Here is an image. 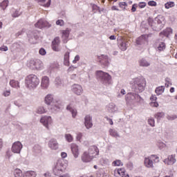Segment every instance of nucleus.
Listing matches in <instances>:
<instances>
[{"instance_id": "393cba45", "label": "nucleus", "mask_w": 177, "mask_h": 177, "mask_svg": "<svg viewBox=\"0 0 177 177\" xmlns=\"http://www.w3.org/2000/svg\"><path fill=\"white\" fill-rule=\"evenodd\" d=\"M170 34H172V29L171 28H167L160 32V35H164V37H169Z\"/></svg>"}, {"instance_id": "9b49d317", "label": "nucleus", "mask_w": 177, "mask_h": 177, "mask_svg": "<svg viewBox=\"0 0 177 177\" xmlns=\"http://www.w3.org/2000/svg\"><path fill=\"white\" fill-rule=\"evenodd\" d=\"M84 125L87 129H90L93 127V123H92V117L91 115H87L84 118Z\"/></svg>"}, {"instance_id": "13d9d810", "label": "nucleus", "mask_w": 177, "mask_h": 177, "mask_svg": "<svg viewBox=\"0 0 177 177\" xmlns=\"http://www.w3.org/2000/svg\"><path fill=\"white\" fill-rule=\"evenodd\" d=\"M151 106L152 107H158V102H151Z\"/></svg>"}, {"instance_id": "4be33fe9", "label": "nucleus", "mask_w": 177, "mask_h": 177, "mask_svg": "<svg viewBox=\"0 0 177 177\" xmlns=\"http://www.w3.org/2000/svg\"><path fill=\"white\" fill-rule=\"evenodd\" d=\"M73 92L76 95H81L82 93V86L79 84H75L73 86Z\"/></svg>"}, {"instance_id": "e2e57ef3", "label": "nucleus", "mask_w": 177, "mask_h": 177, "mask_svg": "<svg viewBox=\"0 0 177 177\" xmlns=\"http://www.w3.org/2000/svg\"><path fill=\"white\" fill-rule=\"evenodd\" d=\"M109 39H111V41H114L116 39V37L115 35H111L109 37Z\"/></svg>"}, {"instance_id": "aec40b11", "label": "nucleus", "mask_w": 177, "mask_h": 177, "mask_svg": "<svg viewBox=\"0 0 177 177\" xmlns=\"http://www.w3.org/2000/svg\"><path fill=\"white\" fill-rule=\"evenodd\" d=\"M36 28H44V27H48V22L44 21V19H39L35 24Z\"/></svg>"}, {"instance_id": "603ef678", "label": "nucleus", "mask_w": 177, "mask_h": 177, "mask_svg": "<svg viewBox=\"0 0 177 177\" xmlns=\"http://www.w3.org/2000/svg\"><path fill=\"white\" fill-rule=\"evenodd\" d=\"M76 139L79 142H81V140L82 139V133H78L77 135Z\"/></svg>"}, {"instance_id": "37998d69", "label": "nucleus", "mask_w": 177, "mask_h": 177, "mask_svg": "<svg viewBox=\"0 0 177 177\" xmlns=\"http://www.w3.org/2000/svg\"><path fill=\"white\" fill-rule=\"evenodd\" d=\"M37 113L38 114H44L46 113V111H45V108L41 106L37 109Z\"/></svg>"}, {"instance_id": "6e6d98bb", "label": "nucleus", "mask_w": 177, "mask_h": 177, "mask_svg": "<svg viewBox=\"0 0 177 177\" xmlns=\"http://www.w3.org/2000/svg\"><path fill=\"white\" fill-rule=\"evenodd\" d=\"M8 46H3L1 47H0V50H1L2 52H6L8 51Z\"/></svg>"}, {"instance_id": "864d4df0", "label": "nucleus", "mask_w": 177, "mask_h": 177, "mask_svg": "<svg viewBox=\"0 0 177 177\" xmlns=\"http://www.w3.org/2000/svg\"><path fill=\"white\" fill-rule=\"evenodd\" d=\"M77 62H80V55H76L73 61V64H75Z\"/></svg>"}, {"instance_id": "72a5a7b5", "label": "nucleus", "mask_w": 177, "mask_h": 177, "mask_svg": "<svg viewBox=\"0 0 177 177\" xmlns=\"http://www.w3.org/2000/svg\"><path fill=\"white\" fill-rule=\"evenodd\" d=\"M109 133L111 135V136H113V138H118L120 137V135H118V133H117V131L113 129H111L109 130Z\"/></svg>"}, {"instance_id": "c756f323", "label": "nucleus", "mask_w": 177, "mask_h": 177, "mask_svg": "<svg viewBox=\"0 0 177 177\" xmlns=\"http://www.w3.org/2000/svg\"><path fill=\"white\" fill-rule=\"evenodd\" d=\"M165 89V88L164 86H158L156 88L155 92L158 95H162V93H164Z\"/></svg>"}, {"instance_id": "f704fd0d", "label": "nucleus", "mask_w": 177, "mask_h": 177, "mask_svg": "<svg viewBox=\"0 0 177 177\" xmlns=\"http://www.w3.org/2000/svg\"><path fill=\"white\" fill-rule=\"evenodd\" d=\"M8 5H9V1L8 0H4L3 2L0 3V6L1 8H2L3 10H5L6 8H8Z\"/></svg>"}, {"instance_id": "5701e85b", "label": "nucleus", "mask_w": 177, "mask_h": 177, "mask_svg": "<svg viewBox=\"0 0 177 177\" xmlns=\"http://www.w3.org/2000/svg\"><path fill=\"white\" fill-rule=\"evenodd\" d=\"M36 2H38L41 6L44 8H49L50 6V0H35Z\"/></svg>"}, {"instance_id": "9d476101", "label": "nucleus", "mask_w": 177, "mask_h": 177, "mask_svg": "<svg viewBox=\"0 0 177 177\" xmlns=\"http://www.w3.org/2000/svg\"><path fill=\"white\" fill-rule=\"evenodd\" d=\"M114 176H122V177H129V175L125 174V169L124 168H118L114 170Z\"/></svg>"}, {"instance_id": "473e14b6", "label": "nucleus", "mask_w": 177, "mask_h": 177, "mask_svg": "<svg viewBox=\"0 0 177 177\" xmlns=\"http://www.w3.org/2000/svg\"><path fill=\"white\" fill-rule=\"evenodd\" d=\"M113 167H122L124 165V163H122V161L121 160H116L113 162Z\"/></svg>"}, {"instance_id": "20e7f679", "label": "nucleus", "mask_w": 177, "mask_h": 177, "mask_svg": "<svg viewBox=\"0 0 177 177\" xmlns=\"http://www.w3.org/2000/svg\"><path fill=\"white\" fill-rule=\"evenodd\" d=\"M97 78H100L103 84H104L105 85H110V84H111V75H110L107 73H104L102 71H97Z\"/></svg>"}, {"instance_id": "39448f33", "label": "nucleus", "mask_w": 177, "mask_h": 177, "mask_svg": "<svg viewBox=\"0 0 177 177\" xmlns=\"http://www.w3.org/2000/svg\"><path fill=\"white\" fill-rule=\"evenodd\" d=\"M134 84L137 86L139 92L142 93L145 91V88H146V79L143 77L136 78Z\"/></svg>"}, {"instance_id": "79ce46f5", "label": "nucleus", "mask_w": 177, "mask_h": 177, "mask_svg": "<svg viewBox=\"0 0 177 177\" xmlns=\"http://www.w3.org/2000/svg\"><path fill=\"white\" fill-rule=\"evenodd\" d=\"M158 49L160 51L164 50L165 49V43H164V42L160 43L159 44V46H158Z\"/></svg>"}, {"instance_id": "5fc2aeb1", "label": "nucleus", "mask_w": 177, "mask_h": 177, "mask_svg": "<svg viewBox=\"0 0 177 177\" xmlns=\"http://www.w3.org/2000/svg\"><path fill=\"white\" fill-rule=\"evenodd\" d=\"M136 8H138V4H136V3L133 4L132 8H131V12L133 13L136 11Z\"/></svg>"}, {"instance_id": "f3484780", "label": "nucleus", "mask_w": 177, "mask_h": 177, "mask_svg": "<svg viewBox=\"0 0 177 177\" xmlns=\"http://www.w3.org/2000/svg\"><path fill=\"white\" fill-rule=\"evenodd\" d=\"M93 160L92 156L87 151H84L82 155V161L83 162H91Z\"/></svg>"}, {"instance_id": "f257e3e1", "label": "nucleus", "mask_w": 177, "mask_h": 177, "mask_svg": "<svg viewBox=\"0 0 177 177\" xmlns=\"http://www.w3.org/2000/svg\"><path fill=\"white\" fill-rule=\"evenodd\" d=\"M25 84L29 89L37 88L39 85V79L35 75H29L26 77Z\"/></svg>"}, {"instance_id": "7c9ffc66", "label": "nucleus", "mask_w": 177, "mask_h": 177, "mask_svg": "<svg viewBox=\"0 0 177 177\" xmlns=\"http://www.w3.org/2000/svg\"><path fill=\"white\" fill-rule=\"evenodd\" d=\"M53 102V97L52 95H47L45 97V102L46 104H50Z\"/></svg>"}, {"instance_id": "338daca9", "label": "nucleus", "mask_w": 177, "mask_h": 177, "mask_svg": "<svg viewBox=\"0 0 177 177\" xmlns=\"http://www.w3.org/2000/svg\"><path fill=\"white\" fill-rule=\"evenodd\" d=\"M120 93H121L122 95H125L127 93L125 92V91H124V89H122V90L120 91Z\"/></svg>"}, {"instance_id": "c03bdc74", "label": "nucleus", "mask_w": 177, "mask_h": 177, "mask_svg": "<svg viewBox=\"0 0 177 177\" xmlns=\"http://www.w3.org/2000/svg\"><path fill=\"white\" fill-rule=\"evenodd\" d=\"M163 117H164V113L162 112L158 113L155 115V118H157V120H160Z\"/></svg>"}, {"instance_id": "ddd939ff", "label": "nucleus", "mask_w": 177, "mask_h": 177, "mask_svg": "<svg viewBox=\"0 0 177 177\" xmlns=\"http://www.w3.org/2000/svg\"><path fill=\"white\" fill-rule=\"evenodd\" d=\"M165 164L167 165H174L176 162V159H175V155H171L167 157V158L164 160Z\"/></svg>"}, {"instance_id": "423d86ee", "label": "nucleus", "mask_w": 177, "mask_h": 177, "mask_svg": "<svg viewBox=\"0 0 177 177\" xmlns=\"http://www.w3.org/2000/svg\"><path fill=\"white\" fill-rule=\"evenodd\" d=\"M40 122L44 124L47 129H49V125H52L53 120H52V117L50 116H44L40 119Z\"/></svg>"}, {"instance_id": "58836bf2", "label": "nucleus", "mask_w": 177, "mask_h": 177, "mask_svg": "<svg viewBox=\"0 0 177 177\" xmlns=\"http://www.w3.org/2000/svg\"><path fill=\"white\" fill-rule=\"evenodd\" d=\"M134 99L137 103H142V102H143V98H142V97L138 94H135Z\"/></svg>"}, {"instance_id": "3c124183", "label": "nucleus", "mask_w": 177, "mask_h": 177, "mask_svg": "<svg viewBox=\"0 0 177 177\" xmlns=\"http://www.w3.org/2000/svg\"><path fill=\"white\" fill-rule=\"evenodd\" d=\"M149 6H157V2L154 1H150L148 2Z\"/></svg>"}, {"instance_id": "f03ea898", "label": "nucleus", "mask_w": 177, "mask_h": 177, "mask_svg": "<svg viewBox=\"0 0 177 177\" xmlns=\"http://www.w3.org/2000/svg\"><path fill=\"white\" fill-rule=\"evenodd\" d=\"M157 162H160V157L157 155H151L144 160V165L146 168H154V164Z\"/></svg>"}, {"instance_id": "4d7b16f0", "label": "nucleus", "mask_w": 177, "mask_h": 177, "mask_svg": "<svg viewBox=\"0 0 177 177\" xmlns=\"http://www.w3.org/2000/svg\"><path fill=\"white\" fill-rule=\"evenodd\" d=\"M3 96H5L6 97L8 96H10V91L8 90L3 92Z\"/></svg>"}, {"instance_id": "bf43d9fd", "label": "nucleus", "mask_w": 177, "mask_h": 177, "mask_svg": "<svg viewBox=\"0 0 177 177\" xmlns=\"http://www.w3.org/2000/svg\"><path fill=\"white\" fill-rule=\"evenodd\" d=\"M150 100H151L152 102H156V100H157V97H156V95H151L150 97Z\"/></svg>"}, {"instance_id": "a878e982", "label": "nucleus", "mask_w": 177, "mask_h": 177, "mask_svg": "<svg viewBox=\"0 0 177 177\" xmlns=\"http://www.w3.org/2000/svg\"><path fill=\"white\" fill-rule=\"evenodd\" d=\"M10 85L12 88H20V82L15 80H11L10 81Z\"/></svg>"}, {"instance_id": "09e8293b", "label": "nucleus", "mask_w": 177, "mask_h": 177, "mask_svg": "<svg viewBox=\"0 0 177 177\" xmlns=\"http://www.w3.org/2000/svg\"><path fill=\"white\" fill-rule=\"evenodd\" d=\"M39 55H41V56H45V55H46V50H44V48H40V50H39Z\"/></svg>"}, {"instance_id": "c9c22d12", "label": "nucleus", "mask_w": 177, "mask_h": 177, "mask_svg": "<svg viewBox=\"0 0 177 177\" xmlns=\"http://www.w3.org/2000/svg\"><path fill=\"white\" fill-rule=\"evenodd\" d=\"M66 109L67 110H69V111H71L73 118L77 115V110L73 109V108H71V106L68 105Z\"/></svg>"}, {"instance_id": "69168bd1", "label": "nucleus", "mask_w": 177, "mask_h": 177, "mask_svg": "<svg viewBox=\"0 0 177 177\" xmlns=\"http://www.w3.org/2000/svg\"><path fill=\"white\" fill-rule=\"evenodd\" d=\"M169 91H170L171 93H174V92H175V88L171 87V88H170Z\"/></svg>"}, {"instance_id": "1a4fd4ad", "label": "nucleus", "mask_w": 177, "mask_h": 177, "mask_svg": "<svg viewBox=\"0 0 177 177\" xmlns=\"http://www.w3.org/2000/svg\"><path fill=\"white\" fill-rule=\"evenodd\" d=\"M21 149H23V145L21 142L17 141L13 143L12 147V152L19 153L21 151Z\"/></svg>"}, {"instance_id": "2eb2a0df", "label": "nucleus", "mask_w": 177, "mask_h": 177, "mask_svg": "<svg viewBox=\"0 0 177 177\" xmlns=\"http://www.w3.org/2000/svg\"><path fill=\"white\" fill-rule=\"evenodd\" d=\"M31 64H33L34 68L36 70H42V67H44V64L39 59L32 61Z\"/></svg>"}, {"instance_id": "49530a36", "label": "nucleus", "mask_w": 177, "mask_h": 177, "mask_svg": "<svg viewBox=\"0 0 177 177\" xmlns=\"http://www.w3.org/2000/svg\"><path fill=\"white\" fill-rule=\"evenodd\" d=\"M148 123L151 127H154L156 122L154 121V119L150 118L148 120Z\"/></svg>"}, {"instance_id": "8fccbe9b", "label": "nucleus", "mask_w": 177, "mask_h": 177, "mask_svg": "<svg viewBox=\"0 0 177 177\" xmlns=\"http://www.w3.org/2000/svg\"><path fill=\"white\" fill-rule=\"evenodd\" d=\"M146 2H140L138 3V8H140V9H143V8H146Z\"/></svg>"}, {"instance_id": "052dcab7", "label": "nucleus", "mask_w": 177, "mask_h": 177, "mask_svg": "<svg viewBox=\"0 0 177 177\" xmlns=\"http://www.w3.org/2000/svg\"><path fill=\"white\" fill-rule=\"evenodd\" d=\"M61 157H62V158H66V157H67V153H66V152H62V153H61Z\"/></svg>"}, {"instance_id": "0e129e2a", "label": "nucleus", "mask_w": 177, "mask_h": 177, "mask_svg": "<svg viewBox=\"0 0 177 177\" xmlns=\"http://www.w3.org/2000/svg\"><path fill=\"white\" fill-rule=\"evenodd\" d=\"M111 10H117V11H119L120 9L117 8V6H113L111 7Z\"/></svg>"}, {"instance_id": "6e6552de", "label": "nucleus", "mask_w": 177, "mask_h": 177, "mask_svg": "<svg viewBox=\"0 0 177 177\" xmlns=\"http://www.w3.org/2000/svg\"><path fill=\"white\" fill-rule=\"evenodd\" d=\"M149 35H142L136 39L137 45H144V44H147L149 42Z\"/></svg>"}, {"instance_id": "f8f14e48", "label": "nucleus", "mask_w": 177, "mask_h": 177, "mask_svg": "<svg viewBox=\"0 0 177 177\" xmlns=\"http://www.w3.org/2000/svg\"><path fill=\"white\" fill-rule=\"evenodd\" d=\"M71 149L72 153L73 154L75 158H77L78 156H80V149H78V145L77 144H71Z\"/></svg>"}, {"instance_id": "b1692460", "label": "nucleus", "mask_w": 177, "mask_h": 177, "mask_svg": "<svg viewBox=\"0 0 177 177\" xmlns=\"http://www.w3.org/2000/svg\"><path fill=\"white\" fill-rule=\"evenodd\" d=\"M64 64L70 66V52H66L64 57Z\"/></svg>"}, {"instance_id": "e433bc0d", "label": "nucleus", "mask_w": 177, "mask_h": 177, "mask_svg": "<svg viewBox=\"0 0 177 177\" xmlns=\"http://www.w3.org/2000/svg\"><path fill=\"white\" fill-rule=\"evenodd\" d=\"M174 6H175V2H174V1H169L165 4V8L166 9H169L171 8H174Z\"/></svg>"}, {"instance_id": "bb28decb", "label": "nucleus", "mask_w": 177, "mask_h": 177, "mask_svg": "<svg viewBox=\"0 0 177 177\" xmlns=\"http://www.w3.org/2000/svg\"><path fill=\"white\" fill-rule=\"evenodd\" d=\"M37 173L34 171H28L24 173L23 177H36Z\"/></svg>"}, {"instance_id": "2f4dec72", "label": "nucleus", "mask_w": 177, "mask_h": 177, "mask_svg": "<svg viewBox=\"0 0 177 177\" xmlns=\"http://www.w3.org/2000/svg\"><path fill=\"white\" fill-rule=\"evenodd\" d=\"M139 63L141 67H149V66H150V63L145 59H141Z\"/></svg>"}, {"instance_id": "a19ab883", "label": "nucleus", "mask_w": 177, "mask_h": 177, "mask_svg": "<svg viewBox=\"0 0 177 177\" xmlns=\"http://www.w3.org/2000/svg\"><path fill=\"white\" fill-rule=\"evenodd\" d=\"M127 6H128V4L127 3V2L119 3V8H121V9H123L124 10H125V8H127Z\"/></svg>"}, {"instance_id": "6ab92c4d", "label": "nucleus", "mask_w": 177, "mask_h": 177, "mask_svg": "<svg viewBox=\"0 0 177 177\" xmlns=\"http://www.w3.org/2000/svg\"><path fill=\"white\" fill-rule=\"evenodd\" d=\"M41 86L44 89H46L49 86V77L48 76H44L41 78Z\"/></svg>"}, {"instance_id": "0eeeda50", "label": "nucleus", "mask_w": 177, "mask_h": 177, "mask_svg": "<svg viewBox=\"0 0 177 177\" xmlns=\"http://www.w3.org/2000/svg\"><path fill=\"white\" fill-rule=\"evenodd\" d=\"M88 153L93 160L95 158H96V156H99V149L96 146H92L88 149Z\"/></svg>"}, {"instance_id": "dca6fc26", "label": "nucleus", "mask_w": 177, "mask_h": 177, "mask_svg": "<svg viewBox=\"0 0 177 177\" xmlns=\"http://www.w3.org/2000/svg\"><path fill=\"white\" fill-rule=\"evenodd\" d=\"M48 147L52 150H57L59 149V143L55 139H51L48 142Z\"/></svg>"}, {"instance_id": "4468645a", "label": "nucleus", "mask_w": 177, "mask_h": 177, "mask_svg": "<svg viewBox=\"0 0 177 177\" xmlns=\"http://www.w3.org/2000/svg\"><path fill=\"white\" fill-rule=\"evenodd\" d=\"M71 32V29L67 28L66 30H62V39L64 44H67V39Z\"/></svg>"}, {"instance_id": "ea45409f", "label": "nucleus", "mask_w": 177, "mask_h": 177, "mask_svg": "<svg viewBox=\"0 0 177 177\" xmlns=\"http://www.w3.org/2000/svg\"><path fill=\"white\" fill-rule=\"evenodd\" d=\"M65 138L67 142H73V140H74V138H73V136H71V134L70 133L66 134Z\"/></svg>"}, {"instance_id": "a211bd4d", "label": "nucleus", "mask_w": 177, "mask_h": 177, "mask_svg": "<svg viewBox=\"0 0 177 177\" xmlns=\"http://www.w3.org/2000/svg\"><path fill=\"white\" fill-rule=\"evenodd\" d=\"M98 60L101 64H104V66H107L109 64V56L102 55L98 56Z\"/></svg>"}, {"instance_id": "cd10ccee", "label": "nucleus", "mask_w": 177, "mask_h": 177, "mask_svg": "<svg viewBox=\"0 0 177 177\" xmlns=\"http://www.w3.org/2000/svg\"><path fill=\"white\" fill-rule=\"evenodd\" d=\"M135 100V94L132 93H127L126 95V101L127 103H129L131 100Z\"/></svg>"}, {"instance_id": "774afa93", "label": "nucleus", "mask_w": 177, "mask_h": 177, "mask_svg": "<svg viewBox=\"0 0 177 177\" xmlns=\"http://www.w3.org/2000/svg\"><path fill=\"white\" fill-rule=\"evenodd\" d=\"M2 147V139L0 138V147Z\"/></svg>"}, {"instance_id": "4c0bfd02", "label": "nucleus", "mask_w": 177, "mask_h": 177, "mask_svg": "<svg viewBox=\"0 0 177 177\" xmlns=\"http://www.w3.org/2000/svg\"><path fill=\"white\" fill-rule=\"evenodd\" d=\"M14 175L15 177H21V175H23V172L20 169H16L14 171Z\"/></svg>"}, {"instance_id": "a18cd8bd", "label": "nucleus", "mask_w": 177, "mask_h": 177, "mask_svg": "<svg viewBox=\"0 0 177 177\" xmlns=\"http://www.w3.org/2000/svg\"><path fill=\"white\" fill-rule=\"evenodd\" d=\"M20 15H21V13L16 10L12 14V17H19V16H20Z\"/></svg>"}, {"instance_id": "7ed1b4c3", "label": "nucleus", "mask_w": 177, "mask_h": 177, "mask_svg": "<svg viewBox=\"0 0 177 177\" xmlns=\"http://www.w3.org/2000/svg\"><path fill=\"white\" fill-rule=\"evenodd\" d=\"M66 168H67V165L66 164L64 160H58L55 167L53 169L54 174L56 176L60 175V174H62V172H63Z\"/></svg>"}, {"instance_id": "de8ad7c7", "label": "nucleus", "mask_w": 177, "mask_h": 177, "mask_svg": "<svg viewBox=\"0 0 177 177\" xmlns=\"http://www.w3.org/2000/svg\"><path fill=\"white\" fill-rule=\"evenodd\" d=\"M56 24H57V26H64V21H63L62 19H58L56 21Z\"/></svg>"}, {"instance_id": "680f3d73", "label": "nucleus", "mask_w": 177, "mask_h": 177, "mask_svg": "<svg viewBox=\"0 0 177 177\" xmlns=\"http://www.w3.org/2000/svg\"><path fill=\"white\" fill-rule=\"evenodd\" d=\"M106 120L107 121H109L110 125H113L114 123L113 122V120L109 118H106Z\"/></svg>"}, {"instance_id": "c85d7f7f", "label": "nucleus", "mask_w": 177, "mask_h": 177, "mask_svg": "<svg viewBox=\"0 0 177 177\" xmlns=\"http://www.w3.org/2000/svg\"><path fill=\"white\" fill-rule=\"evenodd\" d=\"M128 47V43L125 41H122L119 44V48L121 50H127V48Z\"/></svg>"}, {"instance_id": "412c9836", "label": "nucleus", "mask_w": 177, "mask_h": 177, "mask_svg": "<svg viewBox=\"0 0 177 177\" xmlns=\"http://www.w3.org/2000/svg\"><path fill=\"white\" fill-rule=\"evenodd\" d=\"M59 44H60V38L55 37L53 41V49L55 50V52H59Z\"/></svg>"}]
</instances>
